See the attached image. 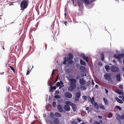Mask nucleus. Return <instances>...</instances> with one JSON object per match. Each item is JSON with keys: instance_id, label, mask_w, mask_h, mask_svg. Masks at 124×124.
Wrapping results in <instances>:
<instances>
[{"instance_id": "obj_6", "label": "nucleus", "mask_w": 124, "mask_h": 124, "mask_svg": "<svg viewBox=\"0 0 124 124\" xmlns=\"http://www.w3.org/2000/svg\"><path fill=\"white\" fill-rule=\"evenodd\" d=\"M64 95L66 98H71L72 96V94L70 93L69 92H65Z\"/></svg>"}, {"instance_id": "obj_4", "label": "nucleus", "mask_w": 124, "mask_h": 124, "mask_svg": "<svg viewBox=\"0 0 124 124\" xmlns=\"http://www.w3.org/2000/svg\"><path fill=\"white\" fill-rule=\"evenodd\" d=\"M81 96V93L80 92H77L75 93V97L74 101H77L79 100Z\"/></svg>"}, {"instance_id": "obj_59", "label": "nucleus", "mask_w": 124, "mask_h": 124, "mask_svg": "<svg viewBox=\"0 0 124 124\" xmlns=\"http://www.w3.org/2000/svg\"><path fill=\"white\" fill-rule=\"evenodd\" d=\"M64 85H60V87H59V89H60L62 87H63L64 86Z\"/></svg>"}, {"instance_id": "obj_1", "label": "nucleus", "mask_w": 124, "mask_h": 124, "mask_svg": "<svg viewBox=\"0 0 124 124\" xmlns=\"http://www.w3.org/2000/svg\"><path fill=\"white\" fill-rule=\"evenodd\" d=\"M28 0H23L21 3V10H23L26 8L28 5Z\"/></svg>"}, {"instance_id": "obj_21", "label": "nucleus", "mask_w": 124, "mask_h": 124, "mask_svg": "<svg viewBox=\"0 0 124 124\" xmlns=\"http://www.w3.org/2000/svg\"><path fill=\"white\" fill-rule=\"evenodd\" d=\"M94 106L97 109H99V107L98 103L96 102H95L94 103Z\"/></svg>"}, {"instance_id": "obj_60", "label": "nucleus", "mask_w": 124, "mask_h": 124, "mask_svg": "<svg viewBox=\"0 0 124 124\" xmlns=\"http://www.w3.org/2000/svg\"><path fill=\"white\" fill-rule=\"evenodd\" d=\"M98 64L100 66H101L102 65V63L101 62H99L98 63Z\"/></svg>"}, {"instance_id": "obj_11", "label": "nucleus", "mask_w": 124, "mask_h": 124, "mask_svg": "<svg viewBox=\"0 0 124 124\" xmlns=\"http://www.w3.org/2000/svg\"><path fill=\"white\" fill-rule=\"evenodd\" d=\"M64 108L66 111H69L70 109V106L67 105H65L64 106Z\"/></svg>"}, {"instance_id": "obj_56", "label": "nucleus", "mask_w": 124, "mask_h": 124, "mask_svg": "<svg viewBox=\"0 0 124 124\" xmlns=\"http://www.w3.org/2000/svg\"><path fill=\"white\" fill-rule=\"evenodd\" d=\"M85 56V55L83 54H81V56L82 58L83 57Z\"/></svg>"}, {"instance_id": "obj_43", "label": "nucleus", "mask_w": 124, "mask_h": 124, "mask_svg": "<svg viewBox=\"0 0 124 124\" xmlns=\"http://www.w3.org/2000/svg\"><path fill=\"white\" fill-rule=\"evenodd\" d=\"M90 82L89 81H88L86 83V85L87 86H89L90 84Z\"/></svg>"}, {"instance_id": "obj_50", "label": "nucleus", "mask_w": 124, "mask_h": 124, "mask_svg": "<svg viewBox=\"0 0 124 124\" xmlns=\"http://www.w3.org/2000/svg\"><path fill=\"white\" fill-rule=\"evenodd\" d=\"M58 77H59V75H58L57 76V77L56 78V79H55V82L57 81L58 80Z\"/></svg>"}, {"instance_id": "obj_8", "label": "nucleus", "mask_w": 124, "mask_h": 124, "mask_svg": "<svg viewBox=\"0 0 124 124\" xmlns=\"http://www.w3.org/2000/svg\"><path fill=\"white\" fill-rule=\"evenodd\" d=\"M51 124H59V121L58 119L55 118L53 122H50Z\"/></svg>"}, {"instance_id": "obj_31", "label": "nucleus", "mask_w": 124, "mask_h": 124, "mask_svg": "<svg viewBox=\"0 0 124 124\" xmlns=\"http://www.w3.org/2000/svg\"><path fill=\"white\" fill-rule=\"evenodd\" d=\"M67 61V58L66 57H65L64 58V60L63 62V64H66Z\"/></svg>"}, {"instance_id": "obj_30", "label": "nucleus", "mask_w": 124, "mask_h": 124, "mask_svg": "<svg viewBox=\"0 0 124 124\" xmlns=\"http://www.w3.org/2000/svg\"><path fill=\"white\" fill-rule=\"evenodd\" d=\"M33 67V66H32V67L31 69V70H27V71L26 73V75H29V74L30 72L31 71Z\"/></svg>"}, {"instance_id": "obj_27", "label": "nucleus", "mask_w": 124, "mask_h": 124, "mask_svg": "<svg viewBox=\"0 0 124 124\" xmlns=\"http://www.w3.org/2000/svg\"><path fill=\"white\" fill-rule=\"evenodd\" d=\"M99 107L101 109L103 110H105V108L104 106L102 104H101L100 105Z\"/></svg>"}, {"instance_id": "obj_51", "label": "nucleus", "mask_w": 124, "mask_h": 124, "mask_svg": "<svg viewBox=\"0 0 124 124\" xmlns=\"http://www.w3.org/2000/svg\"><path fill=\"white\" fill-rule=\"evenodd\" d=\"M121 119H124V115H122L121 116Z\"/></svg>"}, {"instance_id": "obj_19", "label": "nucleus", "mask_w": 124, "mask_h": 124, "mask_svg": "<svg viewBox=\"0 0 124 124\" xmlns=\"http://www.w3.org/2000/svg\"><path fill=\"white\" fill-rule=\"evenodd\" d=\"M113 57H114L117 59L120 62H121V61L120 60V58H119V54L117 56L116 54H114L113 56Z\"/></svg>"}, {"instance_id": "obj_64", "label": "nucleus", "mask_w": 124, "mask_h": 124, "mask_svg": "<svg viewBox=\"0 0 124 124\" xmlns=\"http://www.w3.org/2000/svg\"><path fill=\"white\" fill-rule=\"evenodd\" d=\"M76 67L78 68V66H79V64H76Z\"/></svg>"}, {"instance_id": "obj_42", "label": "nucleus", "mask_w": 124, "mask_h": 124, "mask_svg": "<svg viewBox=\"0 0 124 124\" xmlns=\"http://www.w3.org/2000/svg\"><path fill=\"white\" fill-rule=\"evenodd\" d=\"M60 85V82H58L56 84V86L57 87L59 86Z\"/></svg>"}, {"instance_id": "obj_39", "label": "nucleus", "mask_w": 124, "mask_h": 124, "mask_svg": "<svg viewBox=\"0 0 124 124\" xmlns=\"http://www.w3.org/2000/svg\"><path fill=\"white\" fill-rule=\"evenodd\" d=\"M116 108L118 109L119 110L121 111V110L122 108L118 106H116Z\"/></svg>"}, {"instance_id": "obj_45", "label": "nucleus", "mask_w": 124, "mask_h": 124, "mask_svg": "<svg viewBox=\"0 0 124 124\" xmlns=\"http://www.w3.org/2000/svg\"><path fill=\"white\" fill-rule=\"evenodd\" d=\"M88 101L90 102L91 101V97L90 96H89L88 97Z\"/></svg>"}, {"instance_id": "obj_18", "label": "nucleus", "mask_w": 124, "mask_h": 124, "mask_svg": "<svg viewBox=\"0 0 124 124\" xmlns=\"http://www.w3.org/2000/svg\"><path fill=\"white\" fill-rule=\"evenodd\" d=\"M80 64L81 65H86V63L85 62L83 61V60L81 59L80 60Z\"/></svg>"}, {"instance_id": "obj_24", "label": "nucleus", "mask_w": 124, "mask_h": 124, "mask_svg": "<svg viewBox=\"0 0 124 124\" xmlns=\"http://www.w3.org/2000/svg\"><path fill=\"white\" fill-rule=\"evenodd\" d=\"M101 57V60L102 61H103L104 59V55L103 53H101L100 54Z\"/></svg>"}, {"instance_id": "obj_26", "label": "nucleus", "mask_w": 124, "mask_h": 124, "mask_svg": "<svg viewBox=\"0 0 124 124\" xmlns=\"http://www.w3.org/2000/svg\"><path fill=\"white\" fill-rule=\"evenodd\" d=\"M119 58H120V59L122 57H124V53H122L119 54Z\"/></svg>"}, {"instance_id": "obj_9", "label": "nucleus", "mask_w": 124, "mask_h": 124, "mask_svg": "<svg viewBox=\"0 0 124 124\" xmlns=\"http://www.w3.org/2000/svg\"><path fill=\"white\" fill-rule=\"evenodd\" d=\"M57 108L60 112H62L63 111V108L61 105L59 104L57 105Z\"/></svg>"}, {"instance_id": "obj_25", "label": "nucleus", "mask_w": 124, "mask_h": 124, "mask_svg": "<svg viewBox=\"0 0 124 124\" xmlns=\"http://www.w3.org/2000/svg\"><path fill=\"white\" fill-rule=\"evenodd\" d=\"M72 103L71 102L69 101H67L65 102L66 105H67L69 106L71 105Z\"/></svg>"}, {"instance_id": "obj_20", "label": "nucleus", "mask_w": 124, "mask_h": 124, "mask_svg": "<svg viewBox=\"0 0 124 124\" xmlns=\"http://www.w3.org/2000/svg\"><path fill=\"white\" fill-rule=\"evenodd\" d=\"M105 69L107 72H108L110 70L109 66L108 65H106L105 66Z\"/></svg>"}, {"instance_id": "obj_53", "label": "nucleus", "mask_w": 124, "mask_h": 124, "mask_svg": "<svg viewBox=\"0 0 124 124\" xmlns=\"http://www.w3.org/2000/svg\"><path fill=\"white\" fill-rule=\"evenodd\" d=\"M83 90H86V87L85 86H83Z\"/></svg>"}, {"instance_id": "obj_55", "label": "nucleus", "mask_w": 124, "mask_h": 124, "mask_svg": "<svg viewBox=\"0 0 124 124\" xmlns=\"http://www.w3.org/2000/svg\"><path fill=\"white\" fill-rule=\"evenodd\" d=\"M60 84H61L62 85H63V82L62 80H60Z\"/></svg>"}, {"instance_id": "obj_10", "label": "nucleus", "mask_w": 124, "mask_h": 124, "mask_svg": "<svg viewBox=\"0 0 124 124\" xmlns=\"http://www.w3.org/2000/svg\"><path fill=\"white\" fill-rule=\"evenodd\" d=\"M71 106V107L73 111H75L76 108V105L75 104L72 103Z\"/></svg>"}, {"instance_id": "obj_46", "label": "nucleus", "mask_w": 124, "mask_h": 124, "mask_svg": "<svg viewBox=\"0 0 124 124\" xmlns=\"http://www.w3.org/2000/svg\"><path fill=\"white\" fill-rule=\"evenodd\" d=\"M59 91L58 90H56L55 91L54 94H59Z\"/></svg>"}, {"instance_id": "obj_57", "label": "nucleus", "mask_w": 124, "mask_h": 124, "mask_svg": "<svg viewBox=\"0 0 124 124\" xmlns=\"http://www.w3.org/2000/svg\"><path fill=\"white\" fill-rule=\"evenodd\" d=\"M55 70H53L52 71V73L51 74V75H52L53 74H54V72L55 71Z\"/></svg>"}, {"instance_id": "obj_5", "label": "nucleus", "mask_w": 124, "mask_h": 124, "mask_svg": "<svg viewBox=\"0 0 124 124\" xmlns=\"http://www.w3.org/2000/svg\"><path fill=\"white\" fill-rule=\"evenodd\" d=\"M71 85L74 86L75 87L76 86V83L77 82L76 80L74 78H71L69 80Z\"/></svg>"}, {"instance_id": "obj_34", "label": "nucleus", "mask_w": 124, "mask_h": 124, "mask_svg": "<svg viewBox=\"0 0 124 124\" xmlns=\"http://www.w3.org/2000/svg\"><path fill=\"white\" fill-rule=\"evenodd\" d=\"M53 90L54 89L53 88V86L51 87H51H49V92H51L53 91Z\"/></svg>"}, {"instance_id": "obj_36", "label": "nucleus", "mask_w": 124, "mask_h": 124, "mask_svg": "<svg viewBox=\"0 0 124 124\" xmlns=\"http://www.w3.org/2000/svg\"><path fill=\"white\" fill-rule=\"evenodd\" d=\"M82 98L84 100H86L87 99V97L86 96L83 95L82 96Z\"/></svg>"}, {"instance_id": "obj_47", "label": "nucleus", "mask_w": 124, "mask_h": 124, "mask_svg": "<svg viewBox=\"0 0 124 124\" xmlns=\"http://www.w3.org/2000/svg\"><path fill=\"white\" fill-rule=\"evenodd\" d=\"M31 66H28V70H31V69H30V68H31Z\"/></svg>"}, {"instance_id": "obj_35", "label": "nucleus", "mask_w": 124, "mask_h": 124, "mask_svg": "<svg viewBox=\"0 0 124 124\" xmlns=\"http://www.w3.org/2000/svg\"><path fill=\"white\" fill-rule=\"evenodd\" d=\"M89 58L88 56L86 57L84 59L85 60L86 62L88 63L89 62Z\"/></svg>"}, {"instance_id": "obj_3", "label": "nucleus", "mask_w": 124, "mask_h": 124, "mask_svg": "<svg viewBox=\"0 0 124 124\" xmlns=\"http://www.w3.org/2000/svg\"><path fill=\"white\" fill-rule=\"evenodd\" d=\"M111 69V71L113 72L117 73L119 71L118 68L114 65H112Z\"/></svg>"}, {"instance_id": "obj_16", "label": "nucleus", "mask_w": 124, "mask_h": 124, "mask_svg": "<svg viewBox=\"0 0 124 124\" xmlns=\"http://www.w3.org/2000/svg\"><path fill=\"white\" fill-rule=\"evenodd\" d=\"M116 93L120 95H122L123 94V92L121 90H118L117 91H116Z\"/></svg>"}, {"instance_id": "obj_54", "label": "nucleus", "mask_w": 124, "mask_h": 124, "mask_svg": "<svg viewBox=\"0 0 124 124\" xmlns=\"http://www.w3.org/2000/svg\"><path fill=\"white\" fill-rule=\"evenodd\" d=\"M123 85H120L119 86V87L120 88L123 89Z\"/></svg>"}, {"instance_id": "obj_7", "label": "nucleus", "mask_w": 124, "mask_h": 124, "mask_svg": "<svg viewBox=\"0 0 124 124\" xmlns=\"http://www.w3.org/2000/svg\"><path fill=\"white\" fill-rule=\"evenodd\" d=\"M79 83L81 85H84L86 83V81L84 78H81L79 80Z\"/></svg>"}, {"instance_id": "obj_58", "label": "nucleus", "mask_w": 124, "mask_h": 124, "mask_svg": "<svg viewBox=\"0 0 124 124\" xmlns=\"http://www.w3.org/2000/svg\"><path fill=\"white\" fill-rule=\"evenodd\" d=\"M105 90L106 93V94H107L108 93V90H107V89H105Z\"/></svg>"}, {"instance_id": "obj_32", "label": "nucleus", "mask_w": 124, "mask_h": 124, "mask_svg": "<svg viewBox=\"0 0 124 124\" xmlns=\"http://www.w3.org/2000/svg\"><path fill=\"white\" fill-rule=\"evenodd\" d=\"M112 116V113L111 112H109L108 114V117L109 118H111Z\"/></svg>"}, {"instance_id": "obj_33", "label": "nucleus", "mask_w": 124, "mask_h": 124, "mask_svg": "<svg viewBox=\"0 0 124 124\" xmlns=\"http://www.w3.org/2000/svg\"><path fill=\"white\" fill-rule=\"evenodd\" d=\"M51 117L53 118L54 117V115L52 112H51L50 114Z\"/></svg>"}, {"instance_id": "obj_22", "label": "nucleus", "mask_w": 124, "mask_h": 124, "mask_svg": "<svg viewBox=\"0 0 124 124\" xmlns=\"http://www.w3.org/2000/svg\"><path fill=\"white\" fill-rule=\"evenodd\" d=\"M55 115L57 117H60L61 116V115L57 112L55 113Z\"/></svg>"}, {"instance_id": "obj_63", "label": "nucleus", "mask_w": 124, "mask_h": 124, "mask_svg": "<svg viewBox=\"0 0 124 124\" xmlns=\"http://www.w3.org/2000/svg\"><path fill=\"white\" fill-rule=\"evenodd\" d=\"M53 89H54V90H55L56 89V87L55 86H53Z\"/></svg>"}, {"instance_id": "obj_61", "label": "nucleus", "mask_w": 124, "mask_h": 124, "mask_svg": "<svg viewBox=\"0 0 124 124\" xmlns=\"http://www.w3.org/2000/svg\"><path fill=\"white\" fill-rule=\"evenodd\" d=\"M80 77L79 76H77L76 77V78L77 79H79L80 78Z\"/></svg>"}, {"instance_id": "obj_23", "label": "nucleus", "mask_w": 124, "mask_h": 124, "mask_svg": "<svg viewBox=\"0 0 124 124\" xmlns=\"http://www.w3.org/2000/svg\"><path fill=\"white\" fill-rule=\"evenodd\" d=\"M68 56L69 58H67L71 59H72L73 58V54H68Z\"/></svg>"}, {"instance_id": "obj_29", "label": "nucleus", "mask_w": 124, "mask_h": 124, "mask_svg": "<svg viewBox=\"0 0 124 124\" xmlns=\"http://www.w3.org/2000/svg\"><path fill=\"white\" fill-rule=\"evenodd\" d=\"M116 119L119 121H120V119L121 118V116L119 115H118L116 116Z\"/></svg>"}, {"instance_id": "obj_2", "label": "nucleus", "mask_w": 124, "mask_h": 124, "mask_svg": "<svg viewBox=\"0 0 124 124\" xmlns=\"http://www.w3.org/2000/svg\"><path fill=\"white\" fill-rule=\"evenodd\" d=\"M105 79L108 80L109 82H112L113 81L111 78V75L110 73H107L104 75Z\"/></svg>"}, {"instance_id": "obj_40", "label": "nucleus", "mask_w": 124, "mask_h": 124, "mask_svg": "<svg viewBox=\"0 0 124 124\" xmlns=\"http://www.w3.org/2000/svg\"><path fill=\"white\" fill-rule=\"evenodd\" d=\"M94 101V98L93 97L92 98H91V102L93 104Z\"/></svg>"}, {"instance_id": "obj_49", "label": "nucleus", "mask_w": 124, "mask_h": 124, "mask_svg": "<svg viewBox=\"0 0 124 124\" xmlns=\"http://www.w3.org/2000/svg\"><path fill=\"white\" fill-rule=\"evenodd\" d=\"M66 8H65V10H64V15L65 16H66Z\"/></svg>"}, {"instance_id": "obj_15", "label": "nucleus", "mask_w": 124, "mask_h": 124, "mask_svg": "<svg viewBox=\"0 0 124 124\" xmlns=\"http://www.w3.org/2000/svg\"><path fill=\"white\" fill-rule=\"evenodd\" d=\"M103 99L105 104L107 106H108V104L107 99L105 98H103Z\"/></svg>"}, {"instance_id": "obj_41", "label": "nucleus", "mask_w": 124, "mask_h": 124, "mask_svg": "<svg viewBox=\"0 0 124 124\" xmlns=\"http://www.w3.org/2000/svg\"><path fill=\"white\" fill-rule=\"evenodd\" d=\"M80 69L82 70H85V67L83 66H81Z\"/></svg>"}, {"instance_id": "obj_48", "label": "nucleus", "mask_w": 124, "mask_h": 124, "mask_svg": "<svg viewBox=\"0 0 124 124\" xmlns=\"http://www.w3.org/2000/svg\"><path fill=\"white\" fill-rule=\"evenodd\" d=\"M94 124H100V123L99 122H98L97 121H96L94 122Z\"/></svg>"}, {"instance_id": "obj_12", "label": "nucleus", "mask_w": 124, "mask_h": 124, "mask_svg": "<svg viewBox=\"0 0 124 124\" xmlns=\"http://www.w3.org/2000/svg\"><path fill=\"white\" fill-rule=\"evenodd\" d=\"M116 100L118 103L120 104H122L123 103V101L121 99L118 98L117 97L115 98Z\"/></svg>"}, {"instance_id": "obj_62", "label": "nucleus", "mask_w": 124, "mask_h": 124, "mask_svg": "<svg viewBox=\"0 0 124 124\" xmlns=\"http://www.w3.org/2000/svg\"><path fill=\"white\" fill-rule=\"evenodd\" d=\"M77 120H78V121L79 122H80L81 121V120L80 119H79V118H78L77 119Z\"/></svg>"}, {"instance_id": "obj_17", "label": "nucleus", "mask_w": 124, "mask_h": 124, "mask_svg": "<svg viewBox=\"0 0 124 124\" xmlns=\"http://www.w3.org/2000/svg\"><path fill=\"white\" fill-rule=\"evenodd\" d=\"M67 61L68 63L70 65L72 64L73 63V61L71 59L67 58Z\"/></svg>"}, {"instance_id": "obj_14", "label": "nucleus", "mask_w": 124, "mask_h": 124, "mask_svg": "<svg viewBox=\"0 0 124 124\" xmlns=\"http://www.w3.org/2000/svg\"><path fill=\"white\" fill-rule=\"evenodd\" d=\"M116 80L117 81H120V75L119 73L116 75Z\"/></svg>"}, {"instance_id": "obj_52", "label": "nucleus", "mask_w": 124, "mask_h": 124, "mask_svg": "<svg viewBox=\"0 0 124 124\" xmlns=\"http://www.w3.org/2000/svg\"><path fill=\"white\" fill-rule=\"evenodd\" d=\"M6 91L7 92H9V88L7 86L6 87Z\"/></svg>"}, {"instance_id": "obj_37", "label": "nucleus", "mask_w": 124, "mask_h": 124, "mask_svg": "<svg viewBox=\"0 0 124 124\" xmlns=\"http://www.w3.org/2000/svg\"><path fill=\"white\" fill-rule=\"evenodd\" d=\"M9 67L11 69L13 70V72H15V70L14 69V68L12 66H10Z\"/></svg>"}, {"instance_id": "obj_28", "label": "nucleus", "mask_w": 124, "mask_h": 124, "mask_svg": "<svg viewBox=\"0 0 124 124\" xmlns=\"http://www.w3.org/2000/svg\"><path fill=\"white\" fill-rule=\"evenodd\" d=\"M52 105L53 107L55 108L56 107V102L54 101L52 103Z\"/></svg>"}, {"instance_id": "obj_38", "label": "nucleus", "mask_w": 124, "mask_h": 124, "mask_svg": "<svg viewBox=\"0 0 124 124\" xmlns=\"http://www.w3.org/2000/svg\"><path fill=\"white\" fill-rule=\"evenodd\" d=\"M54 97L56 99H58L60 98L61 97L60 95H54Z\"/></svg>"}, {"instance_id": "obj_13", "label": "nucleus", "mask_w": 124, "mask_h": 124, "mask_svg": "<svg viewBox=\"0 0 124 124\" xmlns=\"http://www.w3.org/2000/svg\"><path fill=\"white\" fill-rule=\"evenodd\" d=\"M74 88H75L74 86L71 85L68 88V90L70 92H72Z\"/></svg>"}, {"instance_id": "obj_44", "label": "nucleus", "mask_w": 124, "mask_h": 124, "mask_svg": "<svg viewBox=\"0 0 124 124\" xmlns=\"http://www.w3.org/2000/svg\"><path fill=\"white\" fill-rule=\"evenodd\" d=\"M71 124H77V122L74 121H71Z\"/></svg>"}]
</instances>
